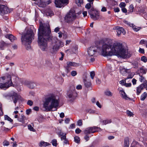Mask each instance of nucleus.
<instances>
[{"instance_id":"obj_1","label":"nucleus","mask_w":147,"mask_h":147,"mask_svg":"<svg viewBox=\"0 0 147 147\" xmlns=\"http://www.w3.org/2000/svg\"><path fill=\"white\" fill-rule=\"evenodd\" d=\"M102 55L104 56L115 55L123 58H129L131 56L122 44L119 42L115 43L112 45L110 44H104L102 47Z\"/></svg>"},{"instance_id":"obj_2","label":"nucleus","mask_w":147,"mask_h":147,"mask_svg":"<svg viewBox=\"0 0 147 147\" xmlns=\"http://www.w3.org/2000/svg\"><path fill=\"white\" fill-rule=\"evenodd\" d=\"M38 43L40 49L43 51H47L48 47L47 40L53 42L55 38H53L51 35V32L49 24L40 26L38 29Z\"/></svg>"},{"instance_id":"obj_3","label":"nucleus","mask_w":147,"mask_h":147,"mask_svg":"<svg viewBox=\"0 0 147 147\" xmlns=\"http://www.w3.org/2000/svg\"><path fill=\"white\" fill-rule=\"evenodd\" d=\"M60 102L59 98L54 95H49L46 98L43 104L44 111H57Z\"/></svg>"},{"instance_id":"obj_4","label":"nucleus","mask_w":147,"mask_h":147,"mask_svg":"<svg viewBox=\"0 0 147 147\" xmlns=\"http://www.w3.org/2000/svg\"><path fill=\"white\" fill-rule=\"evenodd\" d=\"M34 37L33 32L31 29L28 30L26 33L22 36L21 39L22 43L25 46L27 50L31 49L30 44L34 39Z\"/></svg>"},{"instance_id":"obj_5","label":"nucleus","mask_w":147,"mask_h":147,"mask_svg":"<svg viewBox=\"0 0 147 147\" xmlns=\"http://www.w3.org/2000/svg\"><path fill=\"white\" fill-rule=\"evenodd\" d=\"M81 13V12L76 13L74 10H70L65 17V21L68 23H71L78 18V15Z\"/></svg>"},{"instance_id":"obj_6","label":"nucleus","mask_w":147,"mask_h":147,"mask_svg":"<svg viewBox=\"0 0 147 147\" xmlns=\"http://www.w3.org/2000/svg\"><path fill=\"white\" fill-rule=\"evenodd\" d=\"M7 81L4 83H0V88L3 90H5L13 85L12 82L11 76L10 75H8L7 77Z\"/></svg>"},{"instance_id":"obj_7","label":"nucleus","mask_w":147,"mask_h":147,"mask_svg":"<svg viewBox=\"0 0 147 147\" xmlns=\"http://www.w3.org/2000/svg\"><path fill=\"white\" fill-rule=\"evenodd\" d=\"M102 50L100 48L95 46L90 47L88 49V52L89 55L90 56H93L97 53L102 54Z\"/></svg>"},{"instance_id":"obj_8","label":"nucleus","mask_w":147,"mask_h":147,"mask_svg":"<svg viewBox=\"0 0 147 147\" xmlns=\"http://www.w3.org/2000/svg\"><path fill=\"white\" fill-rule=\"evenodd\" d=\"M69 3V0H55V2L56 7L58 8L64 7L65 5L68 4Z\"/></svg>"},{"instance_id":"obj_9","label":"nucleus","mask_w":147,"mask_h":147,"mask_svg":"<svg viewBox=\"0 0 147 147\" xmlns=\"http://www.w3.org/2000/svg\"><path fill=\"white\" fill-rule=\"evenodd\" d=\"M75 94V87L74 86H71L67 91V96L69 98H73Z\"/></svg>"},{"instance_id":"obj_10","label":"nucleus","mask_w":147,"mask_h":147,"mask_svg":"<svg viewBox=\"0 0 147 147\" xmlns=\"http://www.w3.org/2000/svg\"><path fill=\"white\" fill-rule=\"evenodd\" d=\"M56 44L53 47V49L54 51H57L60 47H62L64 46L63 43L61 41L57 40V41H55Z\"/></svg>"},{"instance_id":"obj_11","label":"nucleus","mask_w":147,"mask_h":147,"mask_svg":"<svg viewBox=\"0 0 147 147\" xmlns=\"http://www.w3.org/2000/svg\"><path fill=\"white\" fill-rule=\"evenodd\" d=\"M10 13L8 7L4 5H0V14L3 15L4 14Z\"/></svg>"},{"instance_id":"obj_12","label":"nucleus","mask_w":147,"mask_h":147,"mask_svg":"<svg viewBox=\"0 0 147 147\" xmlns=\"http://www.w3.org/2000/svg\"><path fill=\"white\" fill-rule=\"evenodd\" d=\"M22 83L31 89L34 88L36 85V84L34 82L30 81L25 80L23 81Z\"/></svg>"},{"instance_id":"obj_13","label":"nucleus","mask_w":147,"mask_h":147,"mask_svg":"<svg viewBox=\"0 0 147 147\" xmlns=\"http://www.w3.org/2000/svg\"><path fill=\"white\" fill-rule=\"evenodd\" d=\"M115 29L117 30V35L119 36L120 35L121 33L123 35L125 34V32L124 29L122 28L119 26H117L115 27Z\"/></svg>"},{"instance_id":"obj_14","label":"nucleus","mask_w":147,"mask_h":147,"mask_svg":"<svg viewBox=\"0 0 147 147\" xmlns=\"http://www.w3.org/2000/svg\"><path fill=\"white\" fill-rule=\"evenodd\" d=\"M11 95L12 97V99L13 101V102L16 106L17 101L19 99L18 95L16 93L13 92L12 93H11Z\"/></svg>"},{"instance_id":"obj_15","label":"nucleus","mask_w":147,"mask_h":147,"mask_svg":"<svg viewBox=\"0 0 147 147\" xmlns=\"http://www.w3.org/2000/svg\"><path fill=\"white\" fill-rule=\"evenodd\" d=\"M9 44L5 43L3 41H1L0 42V49L3 50L4 49V47H8Z\"/></svg>"},{"instance_id":"obj_16","label":"nucleus","mask_w":147,"mask_h":147,"mask_svg":"<svg viewBox=\"0 0 147 147\" xmlns=\"http://www.w3.org/2000/svg\"><path fill=\"white\" fill-rule=\"evenodd\" d=\"M88 12L90 15V17L91 18L95 19L94 16L93 15V13L96 11L93 7L90 8V9H88Z\"/></svg>"},{"instance_id":"obj_17","label":"nucleus","mask_w":147,"mask_h":147,"mask_svg":"<svg viewBox=\"0 0 147 147\" xmlns=\"http://www.w3.org/2000/svg\"><path fill=\"white\" fill-rule=\"evenodd\" d=\"M144 86L142 84L140 85L136 88V94L137 95H139L144 88Z\"/></svg>"},{"instance_id":"obj_18","label":"nucleus","mask_w":147,"mask_h":147,"mask_svg":"<svg viewBox=\"0 0 147 147\" xmlns=\"http://www.w3.org/2000/svg\"><path fill=\"white\" fill-rule=\"evenodd\" d=\"M89 128L90 129V130L92 132V133L101 130V129L100 127H89Z\"/></svg>"},{"instance_id":"obj_19","label":"nucleus","mask_w":147,"mask_h":147,"mask_svg":"<svg viewBox=\"0 0 147 147\" xmlns=\"http://www.w3.org/2000/svg\"><path fill=\"white\" fill-rule=\"evenodd\" d=\"M5 37L6 38H9L12 42L16 39V37L11 34H8L6 35Z\"/></svg>"},{"instance_id":"obj_20","label":"nucleus","mask_w":147,"mask_h":147,"mask_svg":"<svg viewBox=\"0 0 147 147\" xmlns=\"http://www.w3.org/2000/svg\"><path fill=\"white\" fill-rule=\"evenodd\" d=\"M129 138L128 137H126L124 139L123 147H129Z\"/></svg>"},{"instance_id":"obj_21","label":"nucleus","mask_w":147,"mask_h":147,"mask_svg":"<svg viewBox=\"0 0 147 147\" xmlns=\"http://www.w3.org/2000/svg\"><path fill=\"white\" fill-rule=\"evenodd\" d=\"M67 65L71 67V66H78L79 65L78 64H77L74 62L71 61H67Z\"/></svg>"},{"instance_id":"obj_22","label":"nucleus","mask_w":147,"mask_h":147,"mask_svg":"<svg viewBox=\"0 0 147 147\" xmlns=\"http://www.w3.org/2000/svg\"><path fill=\"white\" fill-rule=\"evenodd\" d=\"M26 119L25 116L22 115H21L20 118H18V120L19 121L22 122V123H24L25 120Z\"/></svg>"},{"instance_id":"obj_23","label":"nucleus","mask_w":147,"mask_h":147,"mask_svg":"<svg viewBox=\"0 0 147 147\" xmlns=\"http://www.w3.org/2000/svg\"><path fill=\"white\" fill-rule=\"evenodd\" d=\"M103 125H105L107 124L111 123L112 122L111 120V119H107L104 120L100 121Z\"/></svg>"},{"instance_id":"obj_24","label":"nucleus","mask_w":147,"mask_h":147,"mask_svg":"<svg viewBox=\"0 0 147 147\" xmlns=\"http://www.w3.org/2000/svg\"><path fill=\"white\" fill-rule=\"evenodd\" d=\"M129 26L132 27L133 29L135 31L137 32L139 31L141 28L140 27H137L136 26L134 25L133 24H129Z\"/></svg>"},{"instance_id":"obj_25","label":"nucleus","mask_w":147,"mask_h":147,"mask_svg":"<svg viewBox=\"0 0 147 147\" xmlns=\"http://www.w3.org/2000/svg\"><path fill=\"white\" fill-rule=\"evenodd\" d=\"M121 92L122 96L123 98L125 99L126 100H127L130 99V98L127 96V95H126V94H125V92L123 90H121Z\"/></svg>"},{"instance_id":"obj_26","label":"nucleus","mask_w":147,"mask_h":147,"mask_svg":"<svg viewBox=\"0 0 147 147\" xmlns=\"http://www.w3.org/2000/svg\"><path fill=\"white\" fill-rule=\"evenodd\" d=\"M50 145V144L49 143L45 142L44 141L41 142L39 144V146L41 147L42 146H46Z\"/></svg>"},{"instance_id":"obj_27","label":"nucleus","mask_w":147,"mask_h":147,"mask_svg":"<svg viewBox=\"0 0 147 147\" xmlns=\"http://www.w3.org/2000/svg\"><path fill=\"white\" fill-rule=\"evenodd\" d=\"M93 15L95 18V19L92 18L94 20H96L98 18V16L99 15V13L96 11H95L93 13Z\"/></svg>"},{"instance_id":"obj_28","label":"nucleus","mask_w":147,"mask_h":147,"mask_svg":"<svg viewBox=\"0 0 147 147\" xmlns=\"http://www.w3.org/2000/svg\"><path fill=\"white\" fill-rule=\"evenodd\" d=\"M48 5V4L44 1H42L40 3L39 6L40 7L44 8Z\"/></svg>"},{"instance_id":"obj_29","label":"nucleus","mask_w":147,"mask_h":147,"mask_svg":"<svg viewBox=\"0 0 147 147\" xmlns=\"http://www.w3.org/2000/svg\"><path fill=\"white\" fill-rule=\"evenodd\" d=\"M144 67L142 66L140 68L139 71L140 73L143 74H146V71H147V69H144L143 68Z\"/></svg>"},{"instance_id":"obj_30","label":"nucleus","mask_w":147,"mask_h":147,"mask_svg":"<svg viewBox=\"0 0 147 147\" xmlns=\"http://www.w3.org/2000/svg\"><path fill=\"white\" fill-rule=\"evenodd\" d=\"M147 96V93L146 92H144L142 94L141 96L140 100H144Z\"/></svg>"},{"instance_id":"obj_31","label":"nucleus","mask_w":147,"mask_h":147,"mask_svg":"<svg viewBox=\"0 0 147 147\" xmlns=\"http://www.w3.org/2000/svg\"><path fill=\"white\" fill-rule=\"evenodd\" d=\"M84 133L85 134H89L92 133L89 127L86 129L84 131Z\"/></svg>"},{"instance_id":"obj_32","label":"nucleus","mask_w":147,"mask_h":147,"mask_svg":"<svg viewBox=\"0 0 147 147\" xmlns=\"http://www.w3.org/2000/svg\"><path fill=\"white\" fill-rule=\"evenodd\" d=\"M120 73L122 74H123V73H127L128 69H126L124 68L121 67L120 68Z\"/></svg>"},{"instance_id":"obj_33","label":"nucleus","mask_w":147,"mask_h":147,"mask_svg":"<svg viewBox=\"0 0 147 147\" xmlns=\"http://www.w3.org/2000/svg\"><path fill=\"white\" fill-rule=\"evenodd\" d=\"M78 47L77 46L73 47L71 49L72 53H76L77 52Z\"/></svg>"},{"instance_id":"obj_34","label":"nucleus","mask_w":147,"mask_h":147,"mask_svg":"<svg viewBox=\"0 0 147 147\" xmlns=\"http://www.w3.org/2000/svg\"><path fill=\"white\" fill-rule=\"evenodd\" d=\"M105 94L106 95L109 96H111L113 95L112 93L109 90H107L105 91Z\"/></svg>"},{"instance_id":"obj_35","label":"nucleus","mask_w":147,"mask_h":147,"mask_svg":"<svg viewBox=\"0 0 147 147\" xmlns=\"http://www.w3.org/2000/svg\"><path fill=\"white\" fill-rule=\"evenodd\" d=\"M65 72L67 74L69 72L71 69V67L67 65L65 67Z\"/></svg>"},{"instance_id":"obj_36","label":"nucleus","mask_w":147,"mask_h":147,"mask_svg":"<svg viewBox=\"0 0 147 147\" xmlns=\"http://www.w3.org/2000/svg\"><path fill=\"white\" fill-rule=\"evenodd\" d=\"M134 7L133 5L132 4H131L130 5L129 9L128 11L129 12L132 13L133 11V10L134 9Z\"/></svg>"},{"instance_id":"obj_37","label":"nucleus","mask_w":147,"mask_h":147,"mask_svg":"<svg viewBox=\"0 0 147 147\" xmlns=\"http://www.w3.org/2000/svg\"><path fill=\"white\" fill-rule=\"evenodd\" d=\"M84 85L87 88H89L91 86V84L90 82L85 81Z\"/></svg>"},{"instance_id":"obj_38","label":"nucleus","mask_w":147,"mask_h":147,"mask_svg":"<svg viewBox=\"0 0 147 147\" xmlns=\"http://www.w3.org/2000/svg\"><path fill=\"white\" fill-rule=\"evenodd\" d=\"M4 119L5 120H7L11 122L12 123L13 122V120L11 119L10 117L7 115H5L4 116Z\"/></svg>"},{"instance_id":"obj_39","label":"nucleus","mask_w":147,"mask_h":147,"mask_svg":"<svg viewBox=\"0 0 147 147\" xmlns=\"http://www.w3.org/2000/svg\"><path fill=\"white\" fill-rule=\"evenodd\" d=\"M74 141L76 143H79L80 142V139L79 137L78 136H75L74 137Z\"/></svg>"},{"instance_id":"obj_40","label":"nucleus","mask_w":147,"mask_h":147,"mask_svg":"<svg viewBox=\"0 0 147 147\" xmlns=\"http://www.w3.org/2000/svg\"><path fill=\"white\" fill-rule=\"evenodd\" d=\"M91 3H88L87 4L85 5V7L87 9H89L90 8L92 7V6L91 5Z\"/></svg>"},{"instance_id":"obj_41","label":"nucleus","mask_w":147,"mask_h":147,"mask_svg":"<svg viewBox=\"0 0 147 147\" xmlns=\"http://www.w3.org/2000/svg\"><path fill=\"white\" fill-rule=\"evenodd\" d=\"M76 3L78 6H80L83 3V0H76Z\"/></svg>"},{"instance_id":"obj_42","label":"nucleus","mask_w":147,"mask_h":147,"mask_svg":"<svg viewBox=\"0 0 147 147\" xmlns=\"http://www.w3.org/2000/svg\"><path fill=\"white\" fill-rule=\"evenodd\" d=\"M47 16L51 17L53 16L54 15V14L53 11L50 10H49L47 13Z\"/></svg>"},{"instance_id":"obj_43","label":"nucleus","mask_w":147,"mask_h":147,"mask_svg":"<svg viewBox=\"0 0 147 147\" xmlns=\"http://www.w3.org/2000/svg\"><path fill=\"white\" fill-rule=\"evenodd\" d=\"M141 60L144 63H146L147 62V58L145 56H143L141 57Z\"/></svg>"},{"instance_id":"obj_44","label":"nucleus","mask_w":147,"mask_h":147,"mask_svg":"<svg viewBox=\"0 0 147 147\" xmlns=\"http://www.w3.org/2000/svg\"><path fill=\"white\" fill-rule=\"evenodd\" d=\"M46 65L52 68L53 67V65L52 63L49 61H47L46 62Z\"/></svg>"},{"instance_id":"obj_45","label":"nucleus","mask_w":147,"mask_h":147,"mask_svg":"<svg viewBox=\"0 0 147 147\" xmlns=\"http://www.w3.org/2000/svg\"><path fill=\"white\" fill-rule=\"evenodd\" d=\"M28 129L29 130H30L31 131H35V130L34 129L33 127L31 126L30 125H28Z\"/></svg>"},{"instance_id":"obj_46","label":"nucleus","mask_w":147,"mask_h":147,"mask_svg":"<svg viewBox=\"0 0 147 147\" xmlns=\"http://www.w3.org/2000/svg\"><path fill=\"white\" fill-rule=\"evenodd\" d=\"M132 65L134 66L135 68H138V63L136 61H135L132 63Z\"/></svg>"},{"instance_id":"obj_47","label":"nucleus","mask_w":147,"mask_h":147,"mask_svg":"<svg viewBox=\"0 0 147 147\" xmlns=\"http://www.w3.org/2000/svg\"><path fill=\"white\" fill-rule=\"evenodd\" d=\"M52 143L53 146H56L57 144V140L55 139L53 140L52 141Z\"/></svg>"},{"instance_id":"obj_48","label":"nucleus","mask_w":147,"mask_h":147,"mask_svg":"<svg viewBox=\"0 0 147 147\" xmlns=\"http://www.w3.org/2000/svg\"><path fill=\"white\" fill-rule=\"evenodd\" d=\"M95 75V72L94 71H91L90 72V76L92 79H93Z\"/></svg>"},{"instance_id":"obj_49","label":"nucleus","mask_w":147,"mask_h":147,"mask_svg":"<svg viewBox=\"0 0 147 147\" xmlns=\"http://www.w3.org/2000/svg\"><path fill=\"white\" fill-rule=\"evenodd\" d=\"M77 125L78 126H81L82 125V121L81 119L79 120L77 123Z\"/></svg>"},{"instance_id":"obj_50","label":"nucleus","mask_w":147,"mask_h":147,"mask_svg":"<svg viewBox=\"0 0 147 147\" xmlns=\"http://www.w3.org/2000/svg\"><path fill=\"white\" fill-rule=\"evenodd\" d=\"M142 84L144 86V88H146V90H147V80L145 81Z\"/></svg>"},{"instance_id":"obj_51","label":"nucleus","mask_w":147,"mask_h":147,"mask_svg":"<svg viewBox=\"0 0 147 147\" xmlns=\"http://www.w3.org/2000/svg\"><path fill=\"white\" fill-rule=\"evenodd\" d=\"M133 144H136V145L134 146H132L131 147H137L139 145L138 142L136 141L133 142L132 143V145H133Z\"/></svg>"},{"instance_id":"obj_52","label":"nucleus","mask_w":147,"mask_h":147,"mask_svg":"<svg viewBox=\"0 0 147 147\" xmlns=\"http://www.w3.org/2000/svg\"><path fill=\"white\" fill-rule=\"evenodd\" d=\"M139 80L141 82H144L146 81L144 77L142 76H140L139 78Z\"/></svg>"},{"instance_id":"obj_53","label":"nucleus","mask_w":147,"mask_h":147,"mask_svg":"<svg viewBox=\"0 0 147 147\" xmlns=\"http://www.w3.org/2000/svg\"><path fill=\"white\" fill-rule=\"evenodd\" d=\"M71 75L73 76H74L77 74V72L75 71H73L71 73Z\"/></svg>"},{"instance_id":"obj_54","label":"nucleus","mask_w":147,"mask_h":147,"mask_svg":"<svg viewBox=\"0 0 147 147\" xmlns=\"http://www.w3.org/2000/svg\"><path fill=\"white\" fill-rule=\"evenodd\" d=\"M126 5L125 3L124 2H121L119 4V6L121 8L125 7Z\"/></svg>"},{"instance_id":"obj_55","label":"nucleus","mask_w":147,"mask_h":147,"mask_svg":"<svg viewBox=\"0 0 147 147\" xmlns=\"http://www.w3.org/2000/svg\"><path fill=\"white\" fill-rule=\"evenodd\" d=\"M33 103V101H32L31 100H28L27 102V104L28 105L31 106H32Z\"/></svg>"},{"instance_id":"obj_56","label":"nucleus","mask_w":147,"mask_h":147,"mask_svg":"<svg viewBox=\"0 0 147 147\" xmlns=\"http://www.w3.org/2000/svg\"><path fill=\"white\" fill-rule=\"evenodd\" d=\"M86 135L84 137V139L86 141H87L89 140V137L88 136V134H85Z\"/></svg>"},{"instance_id":"obj_57","label":"nucleus","mask_w":147,"mask_h":147,"mask_svg":"<svg viewBox=\"0 0 147 147\" xmlns=\"http://www.w3.org/2000/svg\"><path fill=\"white\" fill-rule=\"evenodd\" d=\"M86 112L90 113H94V111L92 109L87 110L86 111Z\"/></svg>"},{"instance_id":"obj_58","label":"nucleus","mask_w":147,"mask_h":147,"mask_svg":"<svg viewBox=\"0 0 147 147\" xmlns=\"http://www.w3.org/2000/svg\"><path fill=\"white\" fill-rule=\"evenodd\" d=\"M126 113L129 116H132L133 114V113L131 112H130L128 110L127 111Z\"/></svg>"},{"instance_id":"obj_59","label":"nucleus","mask_w":147,"mask_h":147,"mask_svg":"<svg viewBox=\"0 0 147 147\" xmlns=\"http://www.w3.org/2000/svg\"><path fill=\"white\" fill-rule=\"evenodd\" d=\"M9 142L7 140H5L3 142V145L4 146H7L9 145Z\"/></svg>"},{"instance_id":"obj_60","label":"nucleus","mask_w":147,"mask_h":147,"mask_svg":"<svg viewBox=\"0 0 147 147\" xmlns=\"http://www.w3.org/2000/svg\"><path fill=\"white\" fill-rule=\"evenodd\" d=\"M119 83L120 84H121L122 85L125 86L126 83H125V80H122L121 81H120L119 82Z\"/></svg>"},{"instance_id":"obj_61","label":"nucleus","mask_w":147,"mask_h":147,"mask_svg":"<svg viewBox=\"0 0 147 147\" xmlns=\"http://www.w3.org/2000/svg\"><path fill=\"white\" fill-rule=\"evenodd\" d=\"M139 51L140 53H141L144 54V50L143 49L140 48L139 49Z\"/></svg>"},{"instance_id":"obj_62","label":"nucleus","mask_w":147,"mask_h":147,"mask_svg":"<svg viewBox=\"0 0 147 147\" xmlns=\"http://www.w3.org/2000/svg\"><path fill=\"white\" fill-rule=\"evenodd\" d=\"M31 109H27L26 111V114L28 115H29L31 113Z\"/></svg>"},{"instance_id":"obj_63","label":"nucleus","mask_w":147,"mask_h":147,"mask_svg":"<svg viewBox=\"0 0 147 147\" xmlns=\"http://www.w3.org/2000/svg\"><path fill=\"white\" fill-rule=\"evenodd\" d=\"M81 131V130L79 128H77L75 130L76 133L77 134H79Z\"/></svg>"},{"instance_id":"obj_64","label":"nucleus","mask_w":147,"mask_h":147,"mask_svg":"<svg viewBox=\"0 0 147 147\" xmlns=\"http://www.w3.org/2000/svg\"><path fill=\"white\" fill-rule=\"evenodd\" d=\"M115 138V137L113 136H109L107 138L108 140H111L112 139H114Z\"/></svg>"}]
</instances>
